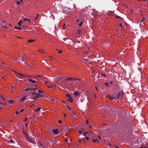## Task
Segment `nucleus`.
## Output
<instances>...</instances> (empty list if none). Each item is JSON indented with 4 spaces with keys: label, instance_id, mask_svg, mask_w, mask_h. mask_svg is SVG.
<instances>
[{
    "label": "nucleus",
    "instance_id": "58836bf2",
    "mask_svg": "<svg viewBox=\"0 0 148 148\" xmlns=\"http://www.w3.org/2000/svg\"><path fill=\"white\" fill-rule=\"evenodd\" d=\"M105 85L106 86H108L109 84V83H107V82H106L105 83Z\"/></svg>",
    "mask_w": 148,
    "mask_h": 148
},
{
    "label": "nucleus",
    "instance_id": "ddd939ff",
    "mask_svg": "<svg viewBox=\"0 0 148 148\" xmlns=\"http://www.w3.org/2000/svg\"><path fill=\"white\" fill-rule=\"evenodd\" d=\"M64 77H62V78H61V80H71L72 79H72L71 77L68 78L66 77L64 79H63Z\"/></svg>",
    "mask_w": 148,
    "mask_h": 148
},
{
    "label": "nucleus",
    "instance_id": "6ab92c4d",
    "mask_svg": "<svg viewBox=\"0 0 148 148\" xmlns=\"http://www.w3.org/2000/svg\"><path fill=\"white\" fill-rule=\"evenodd\" d=\"M35 40H34L30 39L28 40V42L29 43H30L32 42H34V41H35Z\"/></svg>",
    "mask_w": 148,
    "mask_h": 148
},
{
    "label": "nucleus",
    "instance_id": "6e6552de",
    "mask_svg": "<svg viewBox=\"0 0 148 148\" xmlns=\"http://www.w3.org/2000/svg\"><path fill=\"white\" fill-rule=\"evenodd\" d=\"M138 148H148V144L146 143L141 144V146L138 147Z\"/></svg>",
    "mask_w": 148,
    "mask_h": 148
},
{
    "label": "nucleus",
    "instance_id": "5fc2aeb1",
    "mask_svg": "<svg viewBox=\"0 0 148 148\" xmlns=\"http://www.w3.org/2000/svg\"><path fill=\"white\" fill-rule=\"evenodd\" d=\"M147 1V0H141V1Z\"/></svg>",
    "mask_w": 148,
    "mask_h": 148
},
{
    "label": "nucleus",
    "instance_id": "4468645a",
    "mask_svg": "<svg viewBox=\"0 0 148 148\" xmlns=\"http://www.w3.org/2000/svg\"><path fill=\"white\" fill-rule=\"evenodd\" d=\"M18 75L20 76H21L22 77L24 78L25 79H27V78L28 77L27 76V75H23V74L20 73H19Z\"/></svg>",
    "mask_w": 148,
    "mask_h": 148
},
{
    "label": "nucleus",
    "instance_id": "a19ab883",
    "mask_svg": "<svg viewBox=\"0 0 148 148\" xmlns=\"http://www.w3.org/2000/svg\"><path fill=\"white\" fill-rule=\"evenodd\" d=\"M58 122L62 124V121L61 120H58Z\"/></svg>",
    "mask_w": 148,
    "mask_h": 148
},
{
    "label": "nucleus",
    "instance_id": "37998d69",
    "mask_svg": "<svg viewBox=\"0 0 148 148\" xmlns=\"http://www.w3.org/2000/svg\"><path fill=\"white\" fill-rule=\"evenodd\" d=\"M86 123L87 125H88L89 123V122L87 120H86Z\"/></svg>",
    "mask_w": 148,
    "mask_h": 148
},
{
    "label": "nucleus",
    "instance_id": "20e7f679",
    "mask_svg": "<svg viewBox=\"0 0 148 148\" xmlns=\"http://www.w3.org/2000/svg\"><path fill=\"white\" fill-rule=\"evenodd\" d=\"M31 96L32 99L35 100L40 97H44L41 93H32Z\"/></svg>",
    "mask_w": 148,
    "mask_h": 148
},
{
    "label": "nucleus",
    "instance_id": "393cba45",
    "mask_svg": "<svg viewBox=\"0 0 148 148\" xmlns=\"http://www.w3.org/2000/svg\"><path fill=\"white\" fill-rule=\"evenodd\" d=\"M26 99V97L25 96L23 97L22 99H21V101H23Z\"/></svg>",
    "mask_w": 148,
    "mask_h": 148
},
{
    "label": "nucleus",
    "instance_id": "f257e3e1",
    "mask_svg": "<svg viewBox=\"0 0 148 148\" xmlns=\"http://www.w3.org/2000/svg\"><path fill=\"white\" fill-rule=\"evenodd\" d=\"M72 78L73 79L71 80V81L69 82V84H66V86L67 88H69L71 87L74 88L75 86V85H76V84L75 83H74V82L72 81H75V82H77V80H79V81L81 80V79L78 78Z\"/></svg>",
    "mask_w": 148,
    "mask_h": 148
},
{
    "label": "nucleus",
    "instance_id": "412c9836",
    "mask_svg": "<svg viewBox=\"0 0 148 148\" xmlns=\"http://www.w3.org/2000/svg\"><path fill=\"white\" fill-rule=\"evenodd\" d=\"M77 32L79 34H81L82 33V30L79 29L77 30Z\"/></svg>",
    "mask_w": 148,
    "mask_h": 148
},
{
    "label": "nucleus",
    "instance_id": "bf43d9fd",
    "mask_svg": "<svg viewBox=\"0 0 148 148\" xmlns=\"http://www.w3.org/2000/svg\"><path fill=\"white\" fill-rule=\"evenodd\" d=\"M145 19V18H143V19L142 20H141V22H143V20H144Z\"/></svg>",
    "mask_w": 148,
    "mask_h": 148
},
{
    "label": "nucleus",
    "instance_id": "5701e85b",
    "mask_svg": "<svg viewBox=\"0 0 148 148\" xmlns=\"http://www.w3.org/2000/svg\"><path fill=\"white\" fill-rule=\"evenodd\" d=\"M39 52L42 53H44V50L42 49L39 50Z\"/></svg>",
    "mask_w": 148,
    "mask_h": 148
},
{
    "label": "nucleus",
    "instance_id": "680f3d73",
    "mask_svg": "<svg viewBox=\"0 0 148 148\" xmlns=\"http://www.w3.org/2000/svg\"><path fill=\"white\" fill-rule=\"evenodd\" d=\"M29 85H31V86H33V85L32 84V83H30V84H29Z\"/></svg>",
    "mask_w": 148,
    "mask_h": 148
},
{
    "label": "nucleus",
    "instance_id": "338daca9",
    "mask_svg": "<svg viewBox=\"0 0 148 148\" xmlns=\"http://www.w3.org/2000/svg\"><path fill=\"white\" fill-rule=\"evenodd\" d=\"M77 22H79V20L78 19H77Z\"/></svg>",
    "mask_w": 148,
    "mask_h": 148
},
{
    "label": "nucleus",
    "instance_id": "cd10ccee",
    "mask_svg": "<svg viewBox=\"0 0 148 148\" xmlns=\"http://www.w3.org/2000/svg\"><path fill=\"white\" fill-rule=\"evenodd\" d=\"M74 95L75 96L77 97L78 95H79L80 94L79 93H74Z\"/></svg>",
    "mask_w": 148,
    "mask_h": 148
},
{
    "label": "nucleus",
    "instance_id": "2eb2a0df",
    "mask_svg": "<svg viewBox=\"0 0 148 148\" xmlns=\"http://www.w3.org/2000/svg\"><path fill=\"white\" fill-rule=\"evenodd\" d=\"M70 113L71 116L74 117L75 116V112H74L73 110L70 112Z\"/></svg>",
    "mask_w": 148,
    "mask_h": 148
},
{
    "label": "nucleus",
    "instance_id": "de8ad7c7",
    "mask_svg": "<svg viewBox=\"0 0 148 148\" xmlns=\"http://www.w3.org/2000/svg\"><path fill=\"white\" fill-rule=\"evenodd\" d=\"M19 113H20V112H19V111H18V112H16V114H19Z\"/></svg>",
    "mask_w": 148,
    "mask_h": 148
},
{
    "label": "nucleus",
    "instance_id": "f704fd0d",
    "mask_svg": "<svg viewBox=\"0 0 148 148\" xmlns=\"http://www.w3.org/2000/svg\"><path fill=\"white\" fill-rule=\"evenodd\" d=\"M45 84L47 85H47H50L51 84H50L48 82H46L45 83Z\"/></svg>",
    "mask_w": 148,
    "mask_h": 148
},
{
    "label": "nucleus",
    "instance_id": "c9c22d12",
    "mask_svg": "<svg viewBox=\"0 0 148 148\" xmlns=\"http://www.w3.org/2000/svg\"><path fill=\"white\" fill-rule=\"evenodd\" d=\"M27 119H28V118H25L24 120V122H26L27 120Z\"/></svg>",
    "mask_w": 148,
    "mask_h": 148
},
{
    "label": "nucleus",
    "instance_id": "39448f33",
    "mask_svg": "<svg viewBox=\"0 0 148 148\" xmlns=\"http://www.w3.org/2000/svg\"><path fill=\"white\" fill-rule=\"evenodd\" d=\"M101 138L100 136H99L98 133L95 134L94 136H93L91 139L92 140L93 143H99V140H100Z\"/></svg>",
    "mask_w": 148,
    "mask_h": 148
},
{
    "label": "nucleus",
    "instance_id": "69168bd1",
    "mask_svg": "<svg viewBox=\"0 0 148 148\" xmlns=\"http://www.w3.org/2000/svg\"><path fill=\"white\" fill-rule=\"evenodd\" d=\"M15 27L16 28V29H18V27H16V26H15Z\"/></svg>",
    "mask_w": 148,
    "mask_h": 148
},
{
    "label": "nucleus",
    "instance_id": "a211bd4d",
    "mask_svg": "<svg viewBox=\"0 0 148 148\" xmlns=\"http://www.w3.org/2000/svg\"><path fill=\"white\" fill-rule=\"evenodd\" d=\"M23 132L25 135V136L26 135H28L26 130L24 129L23 130Z\"/></svg>",
    "mask_w": 148,
    "mask_h": 148
},
{
    "label": "nucleus",
    "instance_id": "9d476101",
    "mask_svg": "<svg viewBox=\"0 0 148 148\" xmlns=\"http://www.w3.org/2000/svg\"><path fill=\"white\" fill-rule=\"evenodd\" d=\"M100 74L101 75L105 77H106L108 74L107 73L103 71L101 72Z\"/></svg>",
    "mask_w": 148,
    "mask_h": 148
},
{
    "label": "nucleus",
    "instance_id": "0e129e2a",
    "mask_svg": "<svg viewBox=\"0 0 148 148\" xmlns=\"http://www.w3.org/2000/svg\"><path fill=\"white\" fill-rule=\"evenodd\" d=\"M67 140H68V139H66L65 140V142H66Z\"/></svg>",
    "mask_w": 148,
    "mask_h": 148
},
{
    "label": "nucleus",
    "instance_id": "dca6fc26",
    "mask_svg": "<svg viewBox=\"0 0 148 148\" xmlns=\"http://www.w3.org/2000/svg\"><path fill=\"white\" fill-rule=\"evenodd\" d=\"M28 80L29 81L33 83H36L37 81V80H33V79H28Z\"/></svg>",
    "mask_w": 148,
    "mask_h": 148
},
{
    "label": "nucleus",
    "instance_id": "c85d7f7f",
    "mask_svg": "<svg viewBox=\"0 0 148 148\" xmlns=\"http://www.w3.org/2000/svg\"><path fill=\"white\" fill-rule=\"evenodd\" d=\"M60 80H61V79H59V80H58V81H57L56 82V84H58V85L59 84H60Z\"/></svg>",
    "mask_w": 148,
    "mask_h": 148
},
{
    "label": "nucleus",
    "instance_id": "ea45409f",
    "mask_svg": "<svg viewBox=\"0 0 148 148\" xmlns=\"http://www.w3.org/2000/svg\"><path fill=\"white\" fill-rule=\"evenodd\" d=\"M62 52V51L61 50H60L59 51H58V53H61Z\"/></svg>",
    "mask_w": 148,
    "mask_h": 148
},
{
    "label": "nucleus",
    "instance_id": "2f4dec72",
    "mask_svg": "<svg viewBox=\"0 0 148 148\" xmlns=\"http://www.w3.org/2000/svg\"><path fill=\"white\" fill-rule=\"evenodd\" d=\"M66 25V24H63V29H65V28Z\"/></svg>",
    "mask_w": 148,
    "mask_h": 148
},
{
    "label": "nucleus",
    "instance_id": "72a5a7b5",
    "mask_svg": "<svg viewBox=\"0 0 148 148\" xmlns=\"http://www.w3.org/2000/svg\"><path fill=\"white\" fill-rule=\"evenodd\" d=\"M14 142V141L12 140H10V143H13Z\"/></svg>",
    "mask_w": 148,
    "mask_h": 148
},
{
    "label": "nucleus",
    "instance_id": "1a4fd4ad",
    "mask_svg": "<svg viewBox=\"0 0 148 148\" xmlns=\"http://www.w3.org/2000/svg\"><path fill=\"white\" fill-rule=\"evenodd\" d=\"M25 137L26 139L29 142L32 143L33 142L32 139L28 135L25 136Z\"/></svg>",
    "mask_w": 148,
    "mask_h": 148
},
{
    "label": "nucleus",
    "instance_id": "8fccbe9b",
    "mask_svg": "<svg viewBox=\"0 0 148 148\" xmlns=\"http://www.w3.org/2000/svg\"><path fill=\"white\" fill-rule=\"evenodd\" d=\"M25 126L27 127H28V125L27 124V123H25Z\"/></svg>",
    "mask_w": 148,
    "mask_h": 148
},
{
    "label": "nucleus",
    "instance_id": "052dcab7",
    "mask_svg": "<svg viewBox=\"0 0 148 148\" xmlns=\"http://www.w3.org/2000/svg\"><path fill=\"white\" fill-rule=\"evenodd\" d=\"M120 26H121L122 28H123V27H122V26L121 25V23L120 24Z\"/></svg>",
    "mask_w": 148,
    "mask_h": 148
},
{
    "label": "nucleus",
    "instance_id": "79ce46f5",
    "mask_svg": "<svg viewBox=\"0 0 148 148\" xmlns=\"http://www.w3.org/2000/svg\"><path fill=\"white\" fill-rule=\"evenodd\" d=\"M83 24V22L82 21L79 24V25L80 26H81Z\"/></svg>",
    "mask_w": 148,
    "mask_h": 148
},
{
    "label": "nucleus",
    "instance_id": "4c0bfd02",
    "mask_svg": "<svg viewBox=\"0 0 148 148\" xmlns=\"http://www.w3.org/2000/svg\"><path fill=\"white\" fill-rule=\"evenodd\" d=\"M0 97L2 98L3 100H5V99L1 95H0Z\"/></svg>",
    "mask_w": 148,
    "mask_h": 148
},
{
    "label": "nucleus",
    "instance_id": "0eeeda50",
    "mask_svg": "<svg viewBox=\"0 0 148 148\" xmlns=\"http://www.w3.org/2000/svg\"><path fill=\"white\" fill-rule=\"evenodd\" d=\"M21 55L19 56V57H21L22 60L23 61H25L27 60V58L25 57V55L24 53H21Z\"/></svg>",
    "mask_w": 148,
    "mask_h": 148
},
{
    "label": "nucleus",
    "instance_id": "f03ea898",
    "mask_svg": "<svg viewBox=\"0 0 148 148\" xmlns=\"http://www.w3.org/2000/svg\"><path fill=\"white\" fill-rule=\"evenodd\" d=\"M25 91H29L32 92H44L43 90H41L39 89V87L36 86L35 88H31L29 87L24 90Z\"/></svg>",
    "mask_w": 148,
    "mask_h": 148
},
{
    "label": "nucleus",
    "instance_id": "c756f323",
    "mask_svg": "<svg viewBox=\"0 0 148 148\" xmlns=\"http://www.w3.org/2000/svg\"><path fill=\"white\" fill-rule=\"evenodd\" d=\"M41 109V108L40 107V108H38L37 109H36V112H38V111H39Z\"/></svg>",
    "mask_w": 148,
    "mask_h": 148
},
{
    "label": "nucleus",
    "instance_id": "603ef678",
    "mask_svg": "<svg viewBox=\"0 0 148 148\" xmlns=\"http://www.w3.org/2000/svg\"><path fill=\"white\" fill-rule=\"evenodd\" d=\"M18 29H21V28L20 27H19L18 28Z\"/></svg>",
    "mask_w": 148,
    "mask_h": 148
},
{
    "label": "nucleus",
    "instance_id": "423d86ee",
    "mask_svg": "<svg viewBox=\"0 0 148 148\" xmlns=\"http://www.w3.org/2000/svg\"><path fill=\"white\" fill-rule=\"evenodd\" d=\"M66 99L68 101L71 103H72L73 102V99L69 94H66Z\"/></svg>",
    "mask_w": 148,
    "mask_h": 148
},
{
    "label": "nucleus",
    "instance_id": "a878e982",
    "mask_svg": "<svg viewBox=\"0 0 148 148\" xmlns=\"http://www.w3.org/2000/svg\"><path fill=\"white\" fill-rule=\"evenodd\" d=\"M22 21L21 20H20L19 22L18 23V25L19 26L21 25V23H22Z\"/></svg>",
    "mask_w": 148,
    "mask_h": 148
},
{
    "label": "nucleus",
    "instance_id": "09e8293b",
    "mask_svg": "<svg viewBox=\"0 0 148 148\" xmlns=\"http://www.w3.org/2000/svg\"><path fill=\"white\" fill-rule=\"evenodd\" d=\"M34 106V105L33 104L30 106V108H31V107H32L33 106Z\"/></svg>",
    "mask_w": 148,
    "mask_h": 148
},
{
    "label": "nucleus",
    "instance_id": "aec40b11",
    "mask_svg": "<svg viewBox=\"0 0 148 148\" xmlns=\"http://www.w3.org/2000/svg\"><path fill=\"white\" fill-rule=\"evenodd\" d=\"M27 76H28V77H27V79H28H28H29L28 78H35L36 79V78L33 77V76H28V75H27Z\"/></svg>",
    "mask_w": 148,
    "mask_h": 148
},
{
    "label": "nucleus",
    "instance_id": "a18cd8bd",
    "mask_svg": "<svg viewBox=\"0 0 148 148\" xmlns=\"http://www.w3.org/2000/svg\"><path fill=\"white\" fill-rule=\"evenodd\" d=\"M18 62H19V63H20L21 62V60L20 59H18V60L17 61Z\"/></svg>",
    "mask_w": 148,
    "mask_h": 148
},
{
    "label": "nucleus",
    "instance_id": "4d7b16f0",
    "mask_svg": "<svg viewBox=\"0 0 148 148\" xmlns=\"http://www.w3.org/2000/svg\"><path fill=\"white\" fill-rule=\"evenodd\" d=\"M81 85H82V84L81 83H80L79 84V86H81Z\"/></svg>",
    "mask_w": 148,
    "mask_h": 148
},
{
    "label": "nucleus",
    "instance_id": "13d9d810",
    "mask_svg": "<svg viewBox=\"0 0 148 148\" xmlns=\"http://www.w3.org/2000/svg\"><path fill=\"white\" fill-rule=\"evenodd\" d=\"M64 117H66V115L65 114H64Z\"/></svg>",
    "mask_w": 148,
    "mask_h": 148
},
{
    "label": "nucleus",
    "instance_id": "e433bc0d",
    "mask_svg": "<svg viewBox=\"0 0 148 148\" xmlns=\"http://www.w3.org/2000/svg\"><path fill=\"white\" fill-rule=\"evenodd\" d=\"M109 83V86H110L111 85H112V83L113 82H110Z\"/></svg>",
    "mask_w": 148,
    "mask_h": 148
},
{
    "label": "nucleus",
    "instance_id": "473e14b6",
    "mask_svg": "<svg viewBox=\"0 0 148 148\" xmlns=\"http://www.w3.org/2000/svg\"><path fill=\"white\" fill-rule=\"evenodd\" d=\"M24 110V109H21L19 111V112H20V113H21Z\"/></svg>",
    "mask_w": 148,
    "mask_h": 148
},
{
    "label": "nucleus",
    "instance_id": "774afa93",
    "mask_svg": "<svg viewBox=\"0 0 148 148\" xmlns=\"http://www.w3.org/2000/svg\"><path fill=\"white\" fill-rule=\"evenodd\" d=\"M77 42H78L79 43H80V41H77Z\"/></svg>",
    "mask_w": 148,
    "mask_h": 148
},
{
    "label": "nucleus",
    "instance_id": "bb28decb",
    "mask_svg": "<svg viewBox=\"0 0 148 148\" xmlns=\"http://www.w3.org/2000/svg\"><path fill=\"white\" fill-rule=\"evenodd\" d=\"M67 106V108H68V110H69V111H71V110H73L71 109V108H70L68 106Z\"/></svg>",
    "mask_w": 148,
    "mask_h": 148
},
{
    "label": "nucleus",
    "instance_id": "b1692460",
    "mask_svg": "<svg viewBox=\"0 0 148 148\" xmlns=\"http://www.w3.org/2000/svg\"><path fill=\"white\" fill-rule=\"evenodd\" d=\"M84 132V130H83V129H82V130H79L78 131V132L79 133L81 134Z\"/></svg>",
    "mask_w": 148,
    "mask_h": 148
},
{
    "label": "nucleus",
    "instance_id": "7ed1b4c3",
    "mask_svg": "<svg viewBox=\"0 0 148 148\" xmlns=\"http://www.w3.org/2000/svg\"><path fill=\"white\" fill-rule=\"evenodd\" d=\"M95 134L91 131L86 132L84 133V136H86L85 137V138L87 140H89V141H91L90 138L91 139L93 137V136H94Z\"/></svg>",
    "mask_w": 148,
    "mask_h": 148
},
{
    "label": "nucleus",
    "instance_id": "49530a36",
    "mask_svg": "<svg viewBox=\"0 0 148 148\" xmlns=\"http://www.w3.org/2000/svg\"><path fill=\"white\" fill-rule=\"evenodd\" d=\"M93 94V95H94V96L95 97V98H96V95L95 94V93H92Z\"/></svg>",
    "mask_w": 148,
    "mask_h": 148
},
{
    "label": "nucleus",
    "instance_id": "7c9ffc66",
    "mask_svg": "<svg viewBox=\"0 0 148 148\" xmlns=\"http://www.w3.org/2000/svg\"><path fill=\"white\" fill-rule=\"evenodd\" d=\"M9 103H13V100H11L9 101Z\"/></svg>",
    "mask_w": 148,
    "mask_h": 148
},
{
    "label": "nucleus",
    "instance_id": "6e6d98bb",
    "mask_svg": "<svg viewBox=\"0 0 148 148\" xmlns=\"http://www.w3.org/2000/svg\"><path fill=\"white\" fill-rule=\"evenodd\" d=\"M83 60H88V59H86V58H84L83 59Z\"/></svg>",
    "mask_w": 148,
    "mask_h": 148
},
{
    "label": "nucleus",
    "instance_id": "9b49d317",
    "mask_svg": "<svg viewBox=\"0 0 148 148\" xmlns=\"http://www.w3.org/2000/svg\"><path fill=\"white\" fill-rule=\"evenodd\" d=\"M47 86L49 88H51L53 89H55L57 87V86L56 85H53L50 84V85H47Z\"/></svg>",
    "mask_w": 148,
    "mask_h": 148
},
{
    "label": "nucleus",
    "instance_id": "3c124183",
    "mask_svg": "<svg viewBox=\"0 0 148 148\" xmlns=\"http://www.w3.org/2000/svg\"><path fill=\"white\" fill-rule=\"evenodd\" d=\"M116 18H121L120 17H119V16H116Z\"/></svg>",
    "mask_w": 148,
    "mask_h": 148
},
{
    "label": "nucleus",
    "instance_id": "c03bdc74",
    "mask_svg": "<svg viewBox=\"0 0 148 148\" xmlns=\"http://www.w3.org/2000/svg\"><path fill=\"white\" fill-rule=\"evenodd\" d=\"M95 88L97 91H99V90H100L99 89H98L97 87H96Z\"/></svg>",
    "mask_w": 148,
    "mask_h": 148
},
{
    "label": "nucleus",
    "instance_id": "f8f14e48",
    "mask_svg": "<svg viewBox=\"0 0 148 148\" xmlns=\"http://www.w3.org/2000/svg\"><path fill=\"white\" fill-rule=\"evenodd\" d=\"M52 132L54 134H59V132L57 129L53 130H52Z\"/></svg>",
    "mask_w": 148,
    "mask_h": 148
},
{
    "label": "nucleus",
    "instance_id": "864d4df0",
    "mask_svg": "<svg viewBox=\"0 0 148 148\" xmlns=\"http://www.w3.org/2000/svg\"><path fill=\"white\" fill-rule=\"evenodd\" d=\"M17 3L18 5H20V3L19 1H18L17 2Z\"/></svg>",
    "mask_w": 148,
    "mask_h": 148
},
{
    "label": "nucleus",
    "instance_id": "4be33fe9",
    "mask_svg": "<svg viewBox=\"0 0 148 148\" xmlns=\"http://www.w3.org/2000/svg\"><path fill=\"white\" fill-rule=\"evenodd\" d=\"M23 20L24 21H26L27 20L29 21V23H31V21L28 18H25V19H23Z\"/></svg>",
    "mask_w": 148,
    "mask_h": 148
},
{
    "label": "nucleus",
    "instance_id": "e2e57ef3",
    "mask_svg": "<svg viewBox=\"0 0 148 148\" xmlns=\"http://www.w3.org/2000/svg\"><path fill=\"white\" fill-rule=\"evenodd\" d=\"M37 77H42V76H40V75H38L37 76Z\"/></svg>",
    "mask_w": 148,
    "mask_h": 148
},
{
    "label": "nucleus",
    "instance_id": "f3484780",
    "mask_svg": "<svg viewBox=\"0 0 148 148\" xmlns=\"http://www.w3.org/2000/svg\"><path fill=\"white\" fill-rule=\"evenodd\" d=\"M108 96L111 99H114L116 97L115 96H111L110 95H108Z\"/></svg>",
    "mask_w": 148,
    "mask_h": 148
}]
</instances>
